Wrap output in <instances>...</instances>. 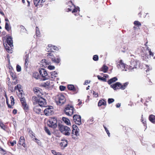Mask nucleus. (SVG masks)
Instances as JSON below:
<instances>
[{
    "label": "nucleus",
    "mask_w": 155,
    "mask_h": 155,
    "mask_svg": "<svg viewBox=\"0 0 155 155\" xmlns=\"http://www.w3.org/2000/svg\"><path fill=\"white\" fill-rule=\"evenodd\" d=\"M5 20L7 22L5 23V29L8 31H9L10 30V29L9 27V25L8 23V22H9V20L7 18H5Z\"/></svg>",
    "instance_id": "c756f323"
},
{
    "label": "nucleus",
    "mask_w": 155,
    "mask_h": 155,
    "mask_svg": "<svg viewBox=\"0 0 155 155\" xmlns=\"http://www.w3.org/2000/svg\"><path fill=\"white\" fill-rule=\"evenodd\" d=\"M91 92L93 93V94L94 95V96L95 97H97L98 96V94L97 93H95L94 91H92Z\"/></svg>",
    "instance_id": "13d9d810"
},
{
    "label": "nucleus",
    "mask_w": 155,
    "mask_h": 155,
    "mask_svg": "<svg viewBox=\"0 0 155 155\" xmlns=\"http://www.w3.org/2000/svg\"><path fill=\"white\" fill-rule=\"evenodd\" d=\"M26 54L25 55L24 57V59L25 60V67L26 68H27V66L29 62V54H27V52H25Z\"/></svg>",
    "instance_id": "6ab92c4d"
},
{
    "label": "nucleus",
    "mask_w": 155,
    "mask_h": 155,
    "mask_svg": "<svg viewBox=\"0 0 155 155\" xmlns=\"http://www.w3.org/2000/svg\"><path fill=\"white\" fill-rule=\"evenodd\" d=\"M117 80V78L116 77H114L110 79L108 81V83L110 84L114 82Z\"/></svg>",
    "instance_id": "c85d7f7f"
},
{
    "label": "nucleus",
    "mask_w": 155,
    "mask_h": 155,
    "mask_svg": "<svg viewBox=\"0 0 155 155\" xmlns=\"http://www.w3.org/2000/svg\"><path fill=\"white\" fill-rule=\"evenodd\" d=\"M130 65L127 66L128 67V70L132 71L134 68H136L137 66V62L136 60H131L130 61Z\"/></svg>",
    "instance_id": "f8f14e48"
},
{
    "label": "nucleus",
    "mask_w": 155,
    "mask_h": 155,
    "mask_svg": "<svg viewBox=\"0 0 155 155\" xmlns=\"http://www.w3.org/2000/svg\"><path fill=\"white\" fill-rule=\"evenodd\" d=\"M59 88L61 91H63L65 90L66 87L64 86L61 85L59 87Z\"/></svg>",
    "instance_id": "864d4df0"
},
{
    "label": "nucleus",
    "mask_w": 155,
    "mask_h": 155,
    "mask_svg": "<svg viewBox=\"0 0 155 155\" xmlns=\"http://www.w3.org/2000/svg\"><path fill=\"white\" fill-rule=\"evenodd\" d=\"M134 24L135 25L137 26H141V25L140 23L138 21H134Z\"/></svg>",
    "instance_id": "37998d69"
},
{
    "label": "nucleus",
    "mask_w": 155,
    "mask_h": 155,
    "mask_svg": "<svg viewBox=\"0 0 155 155\" xmlns=\"http://www.w3.org/2000/svg\"><path fill=\"white\" fill-rule=\"evenodd\" d=\"M68 88L69 90H72L74 91H76V89L74 86L73 85H68Z\"/></svg>",
    "instance_id": "473e14b6"
},
{
    "label": "nucleus",
    "mask_w": 155,
    "mask_h": 155,
    "mask_svg": "<svg viewBox=\"0 0 155 155\" xmlns=\"http://www.w3.org/2000/svg\"><path fill=\"white\" fill-rule=\"evenodd\" d=\"M58 74L55 71H52L51 72V80H54L55 78L57 77Z\"/></svg>",
    "instance_id": "5701e85b"
},
{
    "label": "nucleus",
    "mask_w": 155,
    "mask_h": 155,
    "mask_svg": "<svg viewBox=\"0 0 155 155\" xmlns=\"http://www.w3.org/2000/svg\"><path fill=\"white\" fill-rule=\"evenodd\" d=\"M74 108L72 106L68 105L65 108L64 111L65 114L68 116H71L74 112Z\"/></svg>",
    "instance_id": "1a4fd4ad"
},
{
    "label": "nucleus",
    "mask_w": 155,
    "mask_h": 155,
    "mask_svg": "<svg viewBox=\"0 0 155 155\" xmlns=\"http://www.w3.org/2000/svg\"><path fill=\"white\" fill-rule=\"evenodd\" d=\"M17 110L16 109H14L13 110V113L15 114H16L17 113Z\"/></svg>",
    "instance_id": "0e129e2a"
},
{
    "label": "nucleus",
    "mask_w": 155,
    "mask_h": 155,
    "mask_svg": "<svg viewBox=\"0 0 155 155\" xmlns=\"http://www.w3.org/2000/svg\"><path fill=\"white\" fill-rule=\"evenodd\" d=\"M78 101H79V103H78V105H81L82 104V103L81 101H80V99H78Z\"/></svg>",
    "instance_id": "774afa93"
},
{
    "label": "nucleus",
    "mask_w": 155,
    "mask_h": 155,
    "mask_svg": "<svg viewBox=\"0 0 155 155\" xmlns=\"http://www.w3.org/2000/svg\"><path fill=\"white\" fill-rule=\"evenodd\" d=\"M33 110L37 114H41V110L40 108V106L39 105H37L35 106L33 108Z\"/></svg>",
    "instance_id": "aec40b11"
},
{
    "label": "nucleus",
    "mask_w": 155,
    "mask_h": 155,
    "mask_svg": "<svg viewBox=\"0 0 155 155\" xmlns=\"http://www.w3.org/2000/svg\"><path fill=\"white\" fill-rule=\"evenodd\" d=\"M5 60L7 61L8 64L6 65L7 68L10 69V59L9 55L8 54H7V57L5 58Z\"/></svg>",
    "instance_id": "bb28decb"
},
{
    "label": "nucleus",
    "mask_w": 155,
    "mask_h": 155,
    "mask_svg": "<svg viewBox=\"0 0 155 155\" xmlns=\"http://www.w3.org/2000/svg\"><path fill=\"white\" fill-rule=\"evenodd\" d=\"M45 131L47 133V134L49 135H51V133L49 130L48 129V128L46 127H45Z\"/></svg>",
    "instance_id": "a19ab883"
},
{
    "label": "nucleus",
    "mask_w": 155,
    "mask_h": 155,
    "mask_svg": "<svg viewBox=\"0 0 155 155\" xmlns=\"http://www.w3.org/2000/svg\"><path fill=\"white\" fill-rule=\"evenodd\" d=\"M22 88V86L20 84L17 85L15 87V89L18 90L19 92L20 93L19 94V96L20 97V101L24 109L26 110H28V106L25 102V98L24 97H22V96L24 95V93H23Z\"/></svg>",
    "instance_id": "f257e3e1"
},
{
    "label": "nucleus",
    "mask_w": 155,
    "mask_h": 155,
    "mask_svg": "<svg viewBox=\"0 0 155 155\" xmlns=\"http://www.w3.org/2000/svg\"><path fill=\"white\" fill-rule=\"evenodd\" d=\"M128 84V83L126 82L122 85L119 82H117L110 85V87L112 88L114 90L120 89L122 90L124 89Z\"/></svg>",
    "instance_id": "7ed1b4c3"
},
{
    "label": "nucleus",
    "mask_w": 155,
    "mask_h": 155,
    "mask_svg": "<svg viewBox=\"0 0 155 155\" xmlns=\"http://www.w3.org/2000/svg\"><path fill=\"white\" fill-rule=\"evenodd\" d=\"M5 97L6 98V102L7 105H8V107L10 108V104L8 103V98L7 96L6 95H5Z\"/></svg>",
    "instance_id": "6e6d98bb"
},
{
    "label": "nucleus",
    "mask_w": 155,
    "mask_h": 155,
    "mask_svg": "<svg viewBox=\"0 0 155 155\" xmlns=\"http://www.w3.org/2000/svg\"><path fill=\"white\" fill-rule=\"evenodd\" d=\"M108 68L107 66L105 65H104L101 68L100 70L103 71L104 73H106L107 71Z\"/></svg>",
    "instance_id": "2f4dec72"
},
{
    "label": "nucleus",
    "mask_w": 155,
    "mask_h": 155,
    "mask_svg": "<svg viewBox=\"0 0 155 155\" xmlns=\"http://www.w3.org/2000/svg\"><path fill=\"white\" fill-rule=\"evenodd\" d=\"M16 143V141L15 140H14L11 143H10L12 146H13Z\"/></svg>",
    "instance_id": "e2e57ef3"
},
{
    "label": "nucleus",
    "mask_w": 155,
    "mask_h": 155,
    "mask_svg": "<svg viewBox=\"0 0 155 155\" xmlns=\"http://www.w3.org/2000/svg\"><path fill=\"white\" fill-rule=\"evenodd\" d=\"M120 106V103H117L116 104V107H117V108H119V107Z\"/></svg>",
    "instance_id": "69168bd1"
},
{
    "label": "nucleus",
    "mask_w": 155,
    "mask_h": 155,
    "mask_svg": "<svg viewBox=\"0 0 155 155\" xmlns=\"http://www.w3.org/2000/svg\"><path fill=\"white\" fill-rule=\"evenodd\" d=\"M55 101L58 105H61L65 102L66 99L63 95L59 94L58 95Z\"/></svg>",
    "instance_id": "39448f33"
},
{
    "label": "nucleus",
    "mask_w": 155,
    "mask_h": 155,
    "mask_svg": "<svg viewBox=\"0 0 155 155\" xmlns=\"http://www.w3.org/2000/svg\"><path fill=\"white\" fill-rule=\"evenodd\" d=\"M0 152L1 153L3 154H5L6 153V151L4 150L2 148L0 147Z\"/></svg>",
    "instance_id": "de8ad7c7"
},
{
    "label": "nucleus",
    "mask_w": 155,
    "mask_h": 155,
    "mask_svg": "<svg viewBox=\"0 0 155 155\" xmlns=\"http://www.w3.org/2000/svg\"><path fill=\"white\" fill-rule=\"evenodd\" d=\"M68 4V6L66 9V11L68 12L71 11L72 13H76L74 14L75 15H78V12H79L80 11L79 7H75L74 5L72 3L71 1H69Z\"/></svg>",
    "instance_id": "f03ea898"
},
{
    "label": "nucleus",
    "mask_w": 155,
    "mask_h": 155,
    "mask_svg": "<svg viewBox=\"0 0 155 155\" xmlns=\"http://www.w3.org/2000/svg\"><path fill=\"white\" fill-rule=\"evenodd\" d=\"M45 0H34V5L38 7H41L43 4L45 2Z\"/></svg>",
    "instance_id": "dca6fc26"
},
{
    "label": "nucleus",
    "mask_w": 155,
    "mask_h": 155,
    "mask_svg": "<svg viewBox=\"0 0 155 155\" xmlns=\"http://www.w3.org/2000/svg\"><path fill=\"white\" fill-rule=\"evenodd\" d=\"M97 77L98 78V79L102 81H106V79L105 78H104L103 77H101L99 75H97Z\"/></svg>",
    "instance_id": "58836bf2"
},
{
    "label": "nucleus",
    "mask_w": 155,
    "mask_h": 155,
    "mask_svg": "<svg viewBox=\"0 0 155 155\" xmlns=\"http://www.w3.org/2000/svg\"><path fill=\"white\" fill-rule=\"evenodd\" d=\"M48 125L50 127L55 128L57 127V120L54 117L51 118L47 122Z\"/></svg>",
    "instance_id": "0eeeda50"
},
{
    "label": "nucleus",
    "mask_w": 155,
    "mask_h": 155,
    "mask_svg": "<svg viewBox=\"0 0 155 155\" xmlns=\"http://www.w3.org/2000/svg\"><path fill=\"white\" fill-rule=\"evenodd\" d=\"M106 105V102L104 100H100L98 103V105L99 106H101L102 105Z\"/></svg>",
    "instance_id": "cd10ccee"
},
{
    "label": "nucleus",
    "mask_w": 155,
    "mask_h": 155,
    "mask_svg": "<svg viewBox=\"0 0 155 155\" xmlns=\"http://www.w3.org/2000/svg\"><path fill=\"white\" fill-rule=\"evenodd\" d=\"M34 91L35 94L37 95L38 96L40 97L42 95V94L41 92V90H40V89H39L38 88H34Z\"/></svg>",
    "instance_id": "4be33fe9"
},
{
    "label": "nucleus",
    "mask_w": 155,
    "mask_h": 155,
    "mask_svg": "<svg viewBox=\"0 0 155 155\" xmlns=\"http://www.w3.org/2000/svg\"><path fill=\"white\" fill-rule=\"evenodd\" d=\"M73 130L72 131V137L73 138L75 139L76 137L79 135V130L78 127L75 125L72 126Z\"/></svg>",
    "instance_id": "6e6552de"
},
{
    "label": "nucleus",
    "mask_w": 155,
    "mask_h": 155,
    "mask_svg": "<svg viewBox=\"0 0 155 155\" xmlns=\"http://www.w3.org/2000/svg\"><path fill=\"white\" fill-rule=\"evenodd\" d=\"M62 142L60 143V145L61 146L63 147H65L67 145L68 141L67 140L64 139L62 140Z\"/></svg>",
    "instance_id": "b1692460"
},
{
    "label": "nucleus",
    "mask_w": 155,
    "mask_h": 155,
    "mask_svg": "<svg viewBox=\"0 0 155 155\" xmlns=\"http://www.w3.org/2000/svg\"><path fill=\"white\" fill-rule=\"evenodd\" d=\"M18 83V80L17 78L14 79H12V85H15Z\"/></svg>",
    "instance_id": "e433bc0d"
},
{
    "label": "nucleus",
    "mask_w": 155,
    "mask_h": 155,
    "mask_svg": "<svg viewBox=\"0 0 155 155\" xmlns=\"http://www.w3.org/2000/svg\"><path fill=\"white\" fill-rule=\"evenodd\" d=\"M33 77L35 78L36 79H38L40 78V75H39V74L38 72H35L33 74Z\"/></svg>",
    "instance_id": "f704fd0d"
},
{
    "label": "nucleus",
    "mask_w": 155,
    "mask_h": 155,
    "mask_svg": "<svg viewBox=\"0 0 155 155\" xmlns=\"http://www.w3.org/2000/svg\"><path fill=\"white\" fill-rule=\"evenodd\" d=\"M150 120L153 123H155V116L153 115H151L149 117Z\"/></svg>",
    "instance_id": "7c9ffc66"
},
{
    "label": "nucleus",
    "mask_w": 155,
    "mask_h": 155,
    "mask_svg": "<svg viewBox=\"0 0 155 155\" xmlns=\"http://www.w3.org/2000/svg\"><path fill=\"white\" fill-rule=\"evenodd\" d=\"M94 119L93 118L90 119L88 121V122L90 124H92L93 122Z\"/></svg>",
    "instance_id": "bf43d9fd"
},
{
    "label": "nucleus",
    "mask_w": 155,
    "mask_h": 155,
    "mask_svg": "<svg viewBox=\"0 0 155 155\" xmlns=\"http://www.w3.org/2000/svg\"><path fill=\"white\" fill-rule=\"evenodd\" d=\"M62 120L67 125H71L70 121L68 118L64 117H62Z\"/></svg>",
    "instance_id": "393cba45"
},
{
    "label": "nucleus",
    "mask_w": 155,
    "mask_h": 155,
    "mask_svg": "<svg viewBox=\"0 0 155 155\" xmlns=\"http://www.w3.org/2000/svg\"><path fill=\"white\" fill-rule=\"evenodd\" d=\"M40 75L42 77L43 80H45L48 78V73L44 69H41L39 71Z\"/></svg>",
    "instance_id": "ddd939ff"
},
{
    "label": "nucleus",
    "mask_w": 155,
    "mask_h": 155,
    "mask_svg": "<svg viewBox=\"0 0 155 155\" xmlns=\"http://www.w3.org/2000/svg\"><path fill=\"white\" fill-rule=\"evenodd\" d=\"M40 96H38L37 97L35 96H33L32 98V100L34 104L35 105L38 104V101L39 100Z\"/></svg>",
    "instance_id": "412c9836"
},
{
    "label": "nucleus",
    "mask_w": 155,
    "mask_h": 155,
    "mask_svg": "<svg viewBox=\"0 0 155 155\" xmlns=\"http://www.w3.org/2000/svg\"><path fill=\"white\" fill-rule=\"evenodd\" d=\"M54 84L53 81L52 80H48L46 82H43L41 84L42 86L44 87L46 89H50L52 88Z\"/></svg>",
    "instance_id": "9d476101"
},
{
    "label": "nucleus",
    "mask_w": 155,
    "mask_h": 155,
    "mask_svg": "<svg viewBox=\"0 0 155 155\" xmlns=\"http://www.w3.org/2000/svg\"><path fill=\"white\" fill-rule=\"evenodd\" d=\"M48 50V51H53V48H50L49 49H47Z\"/></svg>",
    "instance_id": "338daca9"
},
{
    "label": "nucleus",
    "mask_w": 155,
    "mask_h": 155,
    "mask_svg": "<svg viewBox=\"0 0 155 155\" xmlns=\"http://www.w3.org/2000/svg\"><path fill=\"white\" fill-rule=\"evenodd\" d=\"M45 114L47 116L52 115L54 113L53 107L50 106L45 109L44 110Z\"/></svg>",
    "instance_id": "9b49d317"
},
{
    "label": "nucleus",
    "mask_w": 155,
    "mask_h": 155,
    "mask_svg": "<svg viewBox=\"0 0 155 155\" xmlns=\"http://www.w3.org/2000/svg\"><path fill=\"white\" fill-rule=\"evenodd\" d=\"M10 99L11 100V105L12 106H13L15 104V102H14V98L12 96H11L10 97Z\"/></svg>",
    "instance_id": "a18cd8bd"
},
{
    "label": "nucleus",
    "mask_w": 155,
    "mask_h": 155,
    "mask_svg": "<svg viewBox=\"0 0 155 155\" xmlns=\"http://www.w3.org/2000/svg\"><path fill=\"white\" fill-rule=\"evenodd\" d=\"M104 127L105 129L107 134H108V136L109 137L110 135V133H109V131L108 130V129H107V128L106 127H105L104 126Z\"/></svg>",
    "instance_id": "052dcab7"
},
{
    "label": "nucleus",
    "mask_w": 155,
    "mask_h": 155,
    "mask_svg": "<svg viewBox=\"0 0 155 155\" xmlns=\"http://www.w3.org/2000/svg\"><path fill=\"white\" fill-rule=\"evenodd\" d=\"M59 130L63 134L66 136H69L70 134L71 130L68 127L63 125L59 126Z\"/></svg>",
    "instance_id": "20e7f679"
},
{
    "label": "nucleus",
    "mask_w": 155,
    "mask_h": 155,
    "mask_svg": "<svg viewBox=\"0 0 155 155\" xmlns=\"http://www.w3.org/2000/svg\"><path fill=\"white\" fill-rule=\"evenodd\" d=\"M114 99L113 98H109L108 100V103L109 104L111 103L114 102Z\"/></svg>",
    "instance_id": "3c124183"
},
{
    "label": "nucleus",
    "mask_w": 155,
    "mask_h": 155,
    "mask_svg": "<svg viewBox=\"0 0 155 155\" xmlns=\"http://www.w3.org/2000/svg\"><path fill=\"white\" fill-rule=\"evenodd\" d=\"M36 33L37 36H38L40 35V32L38 27H36Z\"/></svg>",
    "instance_id": "c03bdc74"
},
{
    "label": "nucleus",
    "mask_w": 155,
    "mask_h": 155,
    "mask_svg": "<svg viewBox=\"0 0 155 155\" xmlns=\"http://www.w3.org/2000/svg\"><path fill=\"white\" fill-rule=\"evenodd\" d=\"M48 55H47V56L49 58H50L51 59V58H54V56H53V54H52L51 53H48Z\"/></svg>",
    "instance_id": "603ef678"
},
{
    "label": "nucleus",
    "mask_w": 155,
    "mask_h": 155,
    "mask_svg": "<svg viewBox=\"0 0 155 155\" xmlns=\"http://www.w3.org/2000/svg\"><path fill=\"white\" fill-rule=\"evenodd\" d=\"M50 48H53V49L54 50H58V48L57 47H56L52 45H49L48 46V47L47 48V49H49Z\"/></svg>",
    "instance_id": "c9c22d12"
},
{
    "label": "nucleus",
    "mask_w": 155,
    "mask_h": 155,
    "mask_svg": "<svg viewBox=\"0 0 155 155\" xmlns=\"http://www.w3.org/2000/svg\"><path fill=\"white\" fill-rule=\"evenodd\" d=\"M27 130L31 137L32 138L35 139V137L33 131L30 128L28 129Z\"/></svg>",
    "instance_id": "a878e982"
},
{
    "label": "nucleus",
    "mask_w": 155,
    "mask_h": 155,
    "mask_svg": "<svg viewBox=\"0 0 155 155\" xmlns=\"http://www.w3.org/2000/svg\"><path fill=\"white\" fill-rule=\"evenodd\" d=\"M39 106L41 107L44 106L46 104L45 99L42 97H40L38 101Z\"/></svg>",
    "instance_id": "f3484780"
},
{
    "label": "nucleus",
    "mask_w": 155,
    "mask_h": 155,
    "mask_svg": "<svg viewBox=\"0 0 155 155\" xmlns=\"http://www.w3.org/2000/svg\"><path fill=\"white\" fill-rule=\"evenodd\" d=\"M4 38L5 40L3 41V45L7 51L9 52L10 51V35H7Z\"/></svg>",
    "instance_id": "423d86ee"
},
{
    "label": "nucleus",
    "mask_w": 155,
    "mask_h": 155,
    "mask_svg": "<svg viewBox=\"0 0 155 155\" xmlns=\"http://www.w3.org/2000/svg\"><path fill=\"white\" fill-rule=\"evenodd\" d=\"M0 126L2 128L5 129V125L3 124L2 121L0 120Z\"/></svg>",
    "instance_id": "79ce46f5"
},
{
    "label": "nucleus",
    "mask_w": 155,
    "mask_h": 155,
    "mask_svg": "<svg viewBox=\"0 0 155 155\" xmlns=\"http://www.w3.org/2000/svg\"><path fill=\"white\" fill-rule=\"evenodd\" d=\"M16 70L18 72H20L21 71V67L19 65L17 64L16 66Z\"/></svg>",
    "instance_id": "49530a36"
},
{
    "label": "nucleus",
    "mask_w": 155,
    "mask_h": 155,
    "mask_svg": "<svg viewBox=\"0 0 155 155\" xmlns=\"http://www.w3.org/2000/svg\"><path fill=\"white\" fill-rule=\"evenodd\" d=\"M149 51V53L150 56L153 57L154 56V53H153L150 49H148Z\"/></svg>",
    "instance_id": "5fc2aeb1"
},
{
    "label": "nucleus",
    "mask_w": 155,
    "mask_h": 155,
    "mask_svg": "<svg viewBox=\"0 0 155 155\" xmlns=\"http://www.w3.org/2000/svg\"><path fill=\"white\" fill-rule=\"evenodd\" d=\"M48 68L50 70H54L55 67L54 66L49 65L48 67Z\"/></svg>",
    "instance_id": "4d7b16f0"
},
{
    "label": "nucleus",
    "mask_w": 155,
    "mask_h": 155,
    "mask_svg": "<svg viewBox=\"0 0 155 155\" xmlns=\"http://www.w3.org/2000/svg\"><path fill=\"white\" fill-rule=\"evenodd\" d=\"M42 62L45 63V64H49L48 63V62H47V61L46 60L44 59L42 60Z\"/></svg>",
    "instance_id": "680f3d73"
},
{
    "label": "nucleus",
    "mask_w": 155,
    "mask_h": 155,
    "mask_svg": "<svg viewBox=\"0 0 155 155\" xmlns=\"http://www.w3.org/2000/svg\"><path fill=\"white\" fill-rule=\"evenodd\" d=\"M12 38L10 36V48L11 49H13V41L12 40Z\"/></svg>",
    "instance_id": "09e8293b"
},
{
    "label": "nucleus",
    "mask_w": 155,
    "mask_h": 155,
    "mask_svg": "<svg viewBox=\"0 0 155 155\" xmlns=\"http://www.w3.org/2000/svg\"><path fill=\"white\" fill-rule=\"evenodd\" d=\"M25 140L24 137L21 136L19 139L18 144L19 145H21L25 147L26 146V144L25 143Z\"/></svg>",
    "instance_id": "a211bd4d"
},
{
    "label": "nucleus",
    "mask_w": 155,
    "mask_h": 155,
    "mask_svg": "<svg viewBox=\"0 0 155 155\" xmlns=\"http://www.w3.org/2000/svg\"><path fill=\"white\" fill-rule=\"evenodd\" d=\"M51 153L54 155H61V153L59 152H57L54 150H51Z\"/></svg>",
    "instance_id": "ea45409f"
},
{
    "label": "nucleus",
    "mask_w": 155,
    "mask_h": 155,
    "mask_svg": "<svg viewBox=\"0 0 155 155\" xmlns=\"http://www.w3.org/2000/svg\"><path fill=\"white\" fill-rule=\"evenodd\" d=\"M117 67L118 68L121 69L123 70L127 71L128 70V67L127 66L125 68V64L122 62V61L121 60L118 62Z\"/></svg>",
    "instance_id": "4468645a"
},
{
    "label": "nucleus",
    "mask_w": 155,
    "mask_h": 155,
    "mask_svg": "<svg viewBox=\"0 0 155 155\" xmlns=\"http://www.w3.org/2000/svg\"><path fill=\"white\" fill-rule=\"evenodd\" d=\"M93 59L95 61H97L98 60V57L97 55H94L93 56Z\"/></svg>",
    "instance_id": "8fccbe9b"
},
{
    "label": "nucleus",
    "mask_w": 155,
    "mask_h": 155,
    "mask_svg": "<svg viewBox=\"0 0 155 155\" xmlns=\"http://www.w3.org/2000/svg\"><path fill=\"white\" fill-rule=\"evenodd\" d=\"M73 117L75 124L78 125L81 124V117L80 115H74Z\"/></svg>",
    "instance_id": "2eb2a0df"
},
{
    "label": "nucleus",
    "mask_w": 155,
    "mask_h": 155,
    "mask_svg": "<svg viewBox=\"0 0 155 155\" xmlns=\"http://www.w3.org/2000/svg\"><path fill=\"white\" fill-rule=\"evenodd\" d=\"M10 74L11 75V77L12 78V79L17 78L15 73H12V72H11L10 73Z\"/></svg>",
    "instance_id": "4c0bfd02"
},
{
    "label": "nucleus",
    "mask_w": 155,
    "mask_h": 155,
    "mask_svg": "<svg viewBox=\"0 0 155 155\" xmlns=\"http://www.w3.org/2000/svg\"><path fill=\"white\" fill-rule=\"evenodd\" d=\"M51 60L54 62L59 63L60 62V58H51Z\"/></svg>",
    "instance_id": "72a5a7b5"
}]
</instances>
